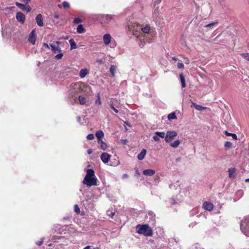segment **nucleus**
Returning a JSON list of instances; mask_svg holds the SVG:
<instances>
[{"instance_id":"nucleus-1","label":"nucleus","mask_w":249,"mask_h":249,"mask_svg":"<svg viewBox=\"0 0 249 249\" xmlns=\"http://www.w3.org/2000/svg\"><path fill=\"white\" fill-rule=\"evenodd\" d=\"M83 183L88 187L97 185V178L93 169H89L87 170L86 175L83 180Z\"/></svg>"},{"instance_id":"nucleus-2","label":"nucleus","mask_w":249,"mask_h":249,"mask_svg":"<svg viewBox=\"0 0 249 249\" xmlns=\"http://www.w3.org/2000/svg\"><path fill=\"white\" fill-rule=\"evenodd\" d=\"M136 232L146 237L152 236L153 231L152 227L148 224H138L136 226Z\"/></svg>"},{"instance_id":"nucleus-3","label":"nucleus","mask_w":249,"mask_h":249,"mask_svg":"<svg viewBox=\"0 0 249 249\" xmlns=\"http://www.w3.org/2000/svg\"><path fill=\"white\" fill-rule=\"evenodd\" d=\"M141 26L136 23H132L128 25V31L133 34L136 38H139L142 33L141 32Z\"/></svg>"},{"instance_id":"nucleus-4","label":"nucleus","mask_w":249,"mask_h":249,"mask_svg":"<svg viewBox=\"0 0 249 249\" xmlns=\"http://www.w3.org/2000/svg\"><path fill=\"white\" fill-rule=\"evenodd\" d=\"M240 229L242 232L247 236H249V217L241 221Z\"/></svg>"},{"instance_id":"nucleus-5","label":"nucleus","mask_w":249,"mask_h":249,"mask_svg":"<svg viewBox=\"0 0 249 249\" xmlns=\"http://www.w3.org/2000/svg\"><path fill=\"white\" fill-rule=\"evenodd\" d=\"M139 41V46L141 48H143L146 44V42L150 43V40L148 39L147 38V35H141V36H139V38H137Z\"/></svg>"},{"instance_id":"nucleus-6","label":"nucleus","mask_w":249,"mask_h":249,"mask_svg":"<svg viewBox=\"0 0 249 249\" xmlns=\"http://www.w3.org/2000/svg\"><path fill=\"white\" fill-rule=\"evenodd\" d=\"M114 17L112 15H100L98 18L102 23H107L109 22L113 19Z\"/></svg>"},{"instance_id":"nucleus-7","label":"nucleus","mask_w":249,"mask_h":249,"mask_svg":"<svg viewBox=\"0 0 249 249\" xmlns=\"http://www.w3.org/2000/svg\"><path fill=\"white\" fill-rule=\"evenodd\" d=\"M177 135L178 133L175 131H167L165 137V141L167 143L170 142Z\"/></svg>"},{"instance_id":"nucleus-8","label":"nucleus","mask_w":249,"mask_h":249,"mask_svg":"<svg viewBox=\"0 0 249 249\" xmlns=\"http://www.w3.org/2000/svg\"><path fill=\"white\" fill-rule=\"evenodd\" d=\"M146 218L149 219V222L151 226H154L155 224V214L152 211H150L148 213Z\"/></svg>"},{"instance_id":"nucleus-9","label":"nucleus","mask_w":249,"mask_h":249,"mask_svg":"<svg viewBox=\"0 0 249 249\" xmlns=\"http://www.w3.org/2000/svg\"><path fill=\"white\" fill-rule=\"evenodd\" d=\"M17 20L21 24H24L25 21V16L23 13L21 12H18L16 15Z\"/></svg>"},{"instance_id":"nucleus-10","label":"nucleus","mask_w":249,"mask_h":249,"mask_svg":"<svg viewBox=\"0 0 249 249\" xmlns=\"http://www.w3.org/2000/svg\"><path fill=\"white\" fill-rule=\"evenodd\" d=\"M15 4L19 9L23 11H26L27 13H29L31 10V8L29 5H24L18 2H16Z\"/></svg>"},{"instance_id":"nucleus-11","label":"nucleus","mask_w":249,"mask_h":249,"mask_svg":"<svg viewBox=\"0 0 249 249\" xmlns=\"http://www.w3.org/2000/svg\"><path fill=\"white\" fill-rule=\"evenodd\" d=\"M28 41L32 44H35L36 40V30H33L28 37Z\"/></svg>"},{"instance_id":"nucleus-12","label":"nucleus","mask_w":249,"mask_h":249,"mask_svg":"<svg viewBox=\"0 0 249 249\" xmlns=\"http://www.w3.org/2000/svg\"><path fill=\"white\" fill-rule=\"evenodd\" d=\"M60 42L58 41H56V42L54 44H50V46L51 47L52 51L53 53H56V52H60L61 51V49L59 47Z\"/></svg>"},{"instance_id":"nucleus-13","label":"nucleus","mask_w":249,"mask_h":249,"mask_svg":"<svg viewBox=\"0 0 249 249\" xmlns=\"http://www.w3.org/2000/svg\"><path fill=\"white\" fill-rule=\"evenodd\" d=\"M111 156L107 153H103L100 156L101 160L104 163H107L110 160Z\"/></svg>"},{"instance_id":"nucleus-14","label":"nucleus","mask_w":249,"mask_h":249,"mask_svg":"<svg viewBox=\"0 0 249 249\" xmlns=\"http://www.w3.org/2000/svg\"><path fill=\"white\" fill-rule=\"evenodd\" d=\"M36 21L37 25L39 27H42L44 26L43 17L41 14H38L36 17Z\"/></svg>"},{"instance_id":"nucleus-15","label":"nucleus","mask_w":249,"mask_h":249,"mask_svg":"<svg viewBox=\"0 0 249 249\" xmlns=\"http://www.w3.org/2000/svg\"><path fill=\"white\" fill-rule=\"evenodd\" d=\"M203 208L208 211H211L213 208V205L212 203L209 202H205L203 204Z\"/></svg>"},{"instance_id":"nucleus-16","label":"nucleus","mask_w":249,"mask_h":249,"mask_svg":"<svg viewBox=\"0 0 249 249\" xmlns=\"http://www.w3.org/2000/svg\"><path fill=\"white\" fill-rule=\"evenodd\" d=\"M112 37L110 34H106L103 36V41L105 44L106 45H109L111 42Z\"/></svg>"},{"instance_id":"nucleus-17","label":"nucleus","mask_w":249,"mask_h":249,"mask_svg":"<svg viewBox=\"0 0 249 249\" xmlns=\"http://www.w3.org/2000/svg\"><path fill=\"white\" fill-rule=\"evenodd\" d=\"M144 175L147 176H152L155 174V171L153 169H146L142 172Z\"/></svg>"},{"instance_id":"nucleus-18","label":"nucleus","mask_w":249,"mask_h":249,"mask_svg":"<svg viewBox=\"0 0 249 249\" xmlns=\"http://www.w3.org/2000/svg\"><path fill=\"white\" fill-rule=\"evenodd\" d=\"M95 136L97 138V141H101L104 136V134L102 130H99L95 132Z\"/></svg>"},{"instance_id":"nucleus-19","label":"nucleus","mask_w":249,"mask_h":249,"mask_svg":"<svg viewBox=\"0 0 249 249\" xmlns=\"http://www.w3.org/2000/svg\"><path fill=\"white\" fill-rule=\"evenodd\" d=\"M146 154V150L145 149H143L142 150L141 152L138 155L137 158L140 160H142L144 157L145 156Z\"/></svg>"},{"instance_id":"nucleus-20","label":"nucleus","mask_w":249,"mask_h":249,"mask_svg":"<svg viewBox=\"0 0 249 249\" xmlns=\"http://www.w3.org/2000/svg\"><path fill=\"white\" fill-rule=\"evenodd\" d=\"M89 73V71L87 69H82L80 70L79 76L81 78H84Z\"/></svg>"},{"instance_id":"nucleus-21","label":"nucleus","mask_w":249,"mask_h":249,"mask_svg":"<svg viewBox=\"0 0 249 249\" xmlns=\"http://www.w3.org/2000/svg\"><path fill=\"white\" fill-rule=\"evenodd\" d=\"M179 79L181 84V87L182 88H185L186 87L185 79L183 73H182L179 74Z\"/></svg>"},{"instance_id":"nucleus-22","label":"nucleus","mask_w":249,"mask_h":249,"mask_svg":"<svg viewBox=\"0 0 249 249\" xmlns=\"http://www.w3.org/2000/svg\"><path fill=\"white\" fill-rule=\"evenodd\" d=\"M180 143V141L179 140H176L174 142L170 144V146L173 148L178 147Z\"/></svg>"},{"instance_id":"nucleus-23","label":"nucleus","mask_w":249,"mask_h":249,"mask_svg":"<svg viewBox=\"0 0 249 249\" xmlns=\"http://www.w3.org/2000/svg\"><path fill=\"white\" fill-rule=\"evenodd\" d=\"M86 32L85 29L82 24H79L77 27V32L79 34L84 33Z\"/></svg>"},{"instance_id":"nucleus-24","label":"nucleus","mask_w":249,"mask_h":249,"mask_svg":"<svg viewBox=\"0 0 249 249\" xmlns=\"http://www.w3.org/2000/svg\"><path fill=\"white\" fill-rule=\"evenodd\" d=\"M69 43L71 45V50H74L77 48V45L73 39H71L69 40Z\"/></svg>"},{"instance_id":"nucleus-25","label":"nucleus","mask_w":249,"mask_h":249,"mask_svg":"<svg viewBox=\"0 0 249 249\" xmlns=\"http://www.w3.org/2000/svg\"><path fill=\"white\" fill-rule=\"evenodd\" d=\"M150 31V27L148 25H146L144 27H142L141 29V32L143 34H147Z\"/></svg>"},{"instance_id":"nucleus-26","label":"nucleus","mask_w":249,"mask_h":249,"mask_svg":"<svg viewBox=\"0 0 249 249\" xmlns=\"http://www.w3.org/2000/svg\"><path fill=\"white\" fill-rule=\"evenodd\" d=\"M117 70V66L115 65H112L110 66L109 68V71L111 73L112 76H114L115 74V72Z\"/></svg>"},{"instance_id":"nucleus-27","label":"nucleus","mask_w":249,"mask_h":249,"mask_svg":"<svg viewBox=\"0 0 249 249\" xmlns=\"http://www.w3.org/2000/svg\"><path fill=\"white\" fill-rule=\"evenodd\" d=\"M97 142L98 144H100V148L104 150H105L107 148V144L106 143H105V142H104L102 140H101V141H97Z\"/></svg>"},{"instance_id":"nucleus-28","label":"nucleus","mask_w":249,"mask_h":249,"mask_svg":"<svg viewBox=\"0 0 249 249\" xmlns=\"http://www.w3.org/2000/svg\"><path fill=\"white\" fill-rule=\"evenodd\" d=\"M225 134L227 136H231L234 140H237V139L236 135L234 133H229L228 131H225Z\"/></svg>"},{"instance_id":"nucleus-29","label":"nucleus","mask_w":249,"mask_h":249,"mask_svg":"<svg viewBox=\"0 0 249 249\" xmlns=\"http://www.w3.org/2000/svg\"><path fill=\"white\" fill-rule=\"evenodd\" d=\"M79 101L81 105H84L86 103V99L85 97L82 96H79Z\"/></svg>"},{"instance_id":"nucleus-30","label":"nucleus","mask_w":249,"mask_h":249,"mask_svg":"<svg viewBox=\"0 0 249 249\" xmlns=\"http://www.w3.org/2000/svg\"><path fill=\"white\" fill-rule=\"evenodd\" d=\"M229 175L230 178H233L235 176V169L230 168L229 169Z\"/></svg>"},{"instance_id":"nucleus-31","label":"nucleus","mask_w":249,"mask_h":249,"mask_svg":"<svg viewBox=\"0 0 249 249\" xmlns=\"http://www.w3.org/2000/svg\"><path fill=\"white\" fill-rule=\"evenodd\" d=\"M155 135H158L159 137H160L161 138H165V137L166 136V134L164 132L156 131L155 132Z\"/></svg>"},{"instance_id":"nucleus-32","label":"nucleus","mask_w":249,"mask_h":249,"mask_svg":"<svg viewBox=\"0 0 249 249\" xmlns=\"http://www.w3.org/2000/svg\"><path fill=\"white\" fill-rule=\"evenodd\" d=\"M168 119L169 120L177 119V116L175 112H172L168 115Z\"/></svg>"},{"instance_id":"nucleus-33","label":"nucleus","mask_w":249,"mask_h":249,"mask_svg":"<svg viewBox=\"0 0 249 249\" xmlns=\"http://www.w3.org/2000/svg\"><path fill=\"white\" fill-rule=\"evenodd\" d=\"M218 23L217 21H215L211 23H209L208 24H207L205 26V27H209V28H212L214 25Z\"/></svg>"},{"instance_id":"nucleus-34","label":"nucleus","mask_w":249,"mask_h":249,"mask_svg":"<svg viewBox=\"0 0 249 249\" xmlns=\"http://www.w3.org/2000/svg\"><path fill=\"white\" fill-rule=\"evenodd\" d=\"M232 146V143L231 142H229V141H227L225 142V144H224V146L226 147V148H230Z\"/></svg>"},{"instance_id":"nucleus-35","label":"nucleus","mask_w":249,"mask_h":249,"mask_svg":"<svg viewBox=\"0 0 249 249\" xmlns=\"http://www.w3.org/2000/svg\"><path fill=\"white\" fill-rule=\"evenodd\" d=\"M74 212L76 213H79L80 212V209L79 208V206L77 204H75L74 205Z\"/></svg>"},{"instance_id":"nucleus-36","label":"nucleus","mask_w":249,"mask_h":249,"mask_svg":"<svg viewBox=\"0 0 249 249\" xmlns=\"http://www.w3.org/2000/svg\"><path fill=\"white\" fill-rule=\"evenodd\" d=\"M62 238V236H53L52 239V240L54 242H58L57 240L60 239Z\"/></svg>"},{"instance_id":"nucleus-37","label":"nucleus","mask_w":249,"mask_h":249,"mask_svg":"<svg viewBox=\"0 0 249 249\" xmlns=\"http://www.w3.org/2000/svg\"><path fill=\"white\" fill-rule=\"evenodd\" d=\"M62 5L65 9H68L70 8V4L67 1H64Z\"/></svg>"},{"instance_id":"nucleus-38","label":"nucleus","mask_w":249,"mask_h":249,"mask_svg":"<svg viewBox=\"0 0 249 249\" xmlns=\"http://www.w3.org/2000/svg\"><path fill=\"white\" fill-rule=\"evenodd\" d=\"M44 238H42L40 239V241H37L36 242V245L38 246H40L42 245L44 242Z\"/></svg>"},{"instance_id":"nucleus-39","label":"nucleus","mask_w":249,"mask_h":249,"mask_svg":"<svg viewBox=\"0 0 249 249\" xmlns=\"http://www.w3.org/2000/svg\"><path fill=\"white\" fill-rule=\"evenodd\" d=\"M94 138V136L93 134H89L87 136V139L88 140H92Z\"/></svg>"},{"instance_id":"nucleus-40","label":"nucleus","mask_w":249,"mask_h":249,"mask_svg":"<svg viewBox=\"0 0 249 249\" xmlns=\"http://www.w3.org/2000/svg\"><path fill=\"white\" fill-rule=\"evenodd\" d=\"M107 215L110 216L111 218H113V216L114 215L115 213L114 212H111L110 211H107Z\"/></svg>"},{"instance_id":"nucleus-41","label":"nucleus","mask_w":249,"mask_h":249,"mask_svg":"<svg viewBox=\"0 0 249 249\" xmlns=\"http://www.w3.org/2000/svg\"><path fill=\"white\" fill-rule=\"evenodd\" d=\"M81 22H82V20L78 18H74V20H73V22L75 24H78L79 23H81Z\"/></svg>"},{"instance_id":"nucleus-42","label":"nucleus","mask_w":249,"mask_h":249,"mask_svg":"<svg viewBox=\"0 0 249 249\" xmlns=\"http://www.w3.org/2000/svg\"><path fill=\"white\" fill-rule=\"evenodd\" d=\"M95 104H99V105H101V102L100 101V96L99 94H98L97 99L95 101Z\"/></svg>"},{"instance_id":"nucleus-43","label":"nucleus","mask_w":249,"mask_h":249,"mask_svg":"<svg viewBox=\"0 0 249 249\" xmlns=\"http://www.w3.org/2000/svg\"><path fill=\"white\" fill-rule=\"evenodd\" d=\"M177 67L178 69H183L184 64L181 62H178L177 64Z\"/></svg>"},{"instance_id":"nucleus-44","label":"nucleus","mask_w":249,"mask_h":249,"mask_svg":"<svg viewBox=\"0 0 249 249\" xmlns=\"http://www.w3.org/2000/svg\"><path fill=\"white\" fill-rule=\"evenodd\" d=\"M242 56L248 61H249V53H243Z\"/></svg>"},{"instance_id":"nucleus-45","label":"nucleus","mask_w":249,"mask_h":249,"mask_svg":"<svg viewBox=\"0 0 249 249\" xmlns=\"http://www.w3.org/2000/svg\"><path fill=\"white\" fill-rule=\"evenodd\" d=\"M63 55V53H58L57 55H56L55 57L56 59H61L62 58Z\"/></svg>"},{"instance_id":"nucleus-46","label":"nucleus","mask_w":249,"mask_h":249,"mask_svg":"<svg viewBox=\"0 0 249 249\" xmlns=\"http://www.w3.org/2000/svg\"><path fill=\"white\" fill-rule=\"evenodd\" d=\"M153 139L156 142H159L160 141V139L159 137L158 136V135H156L153 136Z\"/></svg>"},{"instance_id":"nucleus-47","label":"nucleus","mask_w":249,"mask_h":249,"mask_svg":"<svg viewBox=\"0 0 249 249\" xmlns=\"http://www.w3.org/2000/svg\"><path fill=\"white\" fill-rule=\"evenodd\" d=\"M97 62L98 64H103L104 63L105 61L104 59H100L97 60Z\"/></svg>"},{"instance_id":"nucleus-48","label":"nucleus","mask_w":249,"mask_h":249,"mask_svg":"<svg viewBox=\"0 0 249 249\" xmlns=\"http://www.w3.org/2000/svg\"><path fill=\"white\" fill-rule=\"evenodd\" d=\"M183 59H184V60H183V62H184L185 64H188L189 63L190 61H189V59H188V58H186V57H184V58H183Z\"/></svg>"},{"instance_id":"nucleus-49","label":"nucleus","mask_w":249,"mask_h":249,"mask_svg":"<svg viewBox=\"0 0 249 249\" xmlns=\"http://www.w3.org/2000/svg\"><path fill=\"white\" fill-rule=\"evenodd\" d=\"M196 109H197L198 110H202L204 108L202 106H199V105L196 106Z\"/></svg>"},{"instance_id":"nucleus-50","label":"nucleus","mask_w":249,"mask_h":249,"mask_svg":"<svg viewBox=\"0 0 249 249\" xmlns=\"http://www.w3.org/2000/svg\"><path fill=\"white\" fill-rule=\"evenodd\" d=\"M21 1L27 5L30 2V0H21Z\"/></svg>"},{"instance_id":"nucleus-51","label":"nucleus","mask_w":249,"mask_h":249,"mask_svg":"<svg viewBox=\"0 0 249 249\" xmlns=\"http://www.w3.org/2000/svg\"><path fill=\"white\" fill-rule=\"evenodd\" d=\"M109 105L110 107L111 108H112V109H114L115 107H114V106H113V103H112V102H110V103H109Z\"/></svg>"},{"instance_id":"nucleus-52","label":"nucleus","mask_w":249,"mask_h":249,"mask_svg":"<svg viewBox=\"0 0 249 249\" xmlns=\"http://www.w3.org/2000/svg\"><path fill=\"white\" fill-rule=\"evenodd\" d=\"M43 46H44L45 47H46V48L47 49H50V47H49V45L46 43H44L43 44Z\"/></svg>"},{"instance_id":"nucleus-53","label":"nucleus","mask_w":249,"mask_h":249,"mask_svg":"<svg viewBox=\"0 0 249 249\" xmlns=\"http://www.w3.org/2000/svg\"><path fill=\"white\" fill-rule=\"evenodd\" d=\"M87 153H88V154L90 155V154H91L92 153V151L90 149H88V151H87Z\"/></svg>"},{"instance_id":"nucleus-54","label":"nucleus","mask_w":249,"mask_h":249,"mask_svg":"<svg viewBox=\"0 0 249 249\" xmlns=\"http://www.w3.org/2000/svg\"><path fill=\"white\" fill-rule=\"evenodd\" d=\"M92 246H87L85 247L83 249H90L91 248Z\"/></svg>"},{"instance_id":"nucleus-55","label":"nucleus","mask_w":249,"mask_h":249,"mask_svg":"<svg viewBox=\"0 0 249 249\" xmlns=\"http://www.w3.org/2000/svg\"><path fill=\"white\" fill-rule=\"evenodd\" d=\"M128 175H127V174H124V175H123V178H128Z\"/></svg>"},{"instance_id":"nucleus-56","label":"nucleus","mask_w":249,"mask_h":249,"mask_svg":"<svg viewBox=\"0 0 249 249\" xmlns=\"http://www.w3.org/2000/svg\"><path fill=\"white\" fill-rule=\"evenodd\" d=\"M127 142V140H124L123 141V143L124 144H126Z\"/></svg>"},{"instance_id":"nucleus-57","label":"nucleus","mask_w":249,"mask_h":249,"mask_svg":"<svg viewBox=\"0 0 249 249\" xmlns=\"http://www.w3.org/2000/svg\"><path fill=\"white\" fill-rule=\"evenodd\" d=\"M172 59L173 60H174V61H177L178 60V58H176V57H173L172 58Z\"/></svg>"},{"instance_id":"nucleus-58","label":"nucleus","mask_w":249,"mask_h":249,"mask_svg":"<svg viewBox=\"0 0 249 249\" xmlns=\"http://www.w3.org/2000/svg\"><path fill=\"white\" fill-rule=\"evenodd\" d=\"M115 113H118L119 111L117 109H116V108H114V109H113Z\"/></svg>"},{"instance_id":"nucleus-59","label":"nucleus","mask_w":249,"mask_h":249,"mask_svg":"<svg viewBox=\"0 0 249 249\" xmlns=\"http://www.w3.org/2000/svg\"><path fill=\"white\" fill-rule=\"evenodd\" d=\"M180 160H181V159H180V158H177V159H176V162H178L180 161Z\"/></svg>"},{"instance_id":"nucleus-60","label":"nucleus","mask_w":249,"mask_h":249,"mask_svg":"<svg viewBox=\"0 0 249 249\" xmlns=\"http://www.w3.org/2000/svg\"><path fill=\"white\" fill-rule=\"evenodd\" d=\"M172 203H173V204H176V201H175V199H172Z\"/></svg>"},{"instance_id":"nucleus-61","label":"nucleus","mask_w":249,"mask_h":249,"mask_svg":"<svg viewBox=\"0 0 249 249\" xmlns=\"http://www.w3.org/2000/svg\"><path fill=\"white\" fill-rule=\"evenodd\" d=\"M245 182H249V178H247L245 180Z\"/></svg>"},{"instance_id":"nucleus-62","label":"nucleus","mask_w":249,"mask_h":249,"mask_svg":"<svg viewBox=\"0 0 249 249\" xmlns=\"http://www.w3.org/2000/svg\"><path fill=\"white\" fill-rule=\"evenodd\" d=\"M55 18H58V15H55Z\"/></svg>"},{"instance_id":"nucleus-63","label":"nucleus","mask_w":249,"mask_h":249,"mask_svg":"<svg viewBox=\"0 0 249 249\" xmlns=\"http://www.w3.org/2000/svg\"><path fill=\"white\" fill-rule=\"evenodd\" d=\"M77 119H78V121H79L80 120V117H77Z\"/></svg>"},{"instance_id":"nucleus-64","label":"nucleus","mask_w":249,"mask_h":249,"mask_svg":"<svg viewBox=\"0 0 249 249\" xmlns=\"http://www.w3.org/2000/svg\"><path fill=\"white\" fill-rule=\"evenodd\" d=\"M51 245H52V244H49V245H48V246H49V247H50V246H51Z\"/></svg>"}]
</instances>
